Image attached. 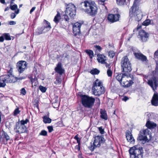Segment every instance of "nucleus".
Instances as JSON below:
<instances>
[{
	"label": "nucleus",
	"instance_id": "1",
	"mask_svg": "<svg viewBox=\"0 0 158 158\" xmlns=\"http://www.w3.org/2000/svg\"><path fill=\"white\" fill-rule=\"evenodd\" d=\"M79 7L82 11L92 16H94L98 12L95 2L92 1L85 0L81 2Z\"/></svg>",
	"mask_w": 158,
	"mask_h": 158
},
{
	"label": "nucleus",
	"instance_id": "2",
	"mask_svg": "<svg viewBox=\"0 0 158 158\" xmlns=\"http://www.w3.org/2000/svg\"><path fill=\"white\" fill-rule=\"evenodd\" d=\"M148 84L151 87L154 92H155L151 101L152 104L155 106H158V94L156 91L158 86L157 79L155 77L148 81Z\"/></svg>",
	"mask_w": 158,
	"mask_h": 158
},
{
	"label": "nucleus",
	"instance_id": "3",
	"mask_svg": "<svg viewBox=\"0 0 158 158\" xmlns=\"http://www.w3.org/2000/svg\"><path fill=\"white\" fill-rule=\"evenodd\" d=\"M139 1L140 0H135L129 11L130 16L131 17L134 16L135 20L138 22L141 20L142 17V13L138 7Z\"/></svg>",
	"mask_w": 158,
	"mask_h": 158
},
{
	"label": "nucleus",
	"instance_id": "4",
	"mask_svg": "<svg viewBox=\"0 0 158 158\" xmlns=\"http://www.w3.org/2000/svg\"><path fill=\"white\" fill-rule=\"evenodd\" d=\"M79 95L81 98V102L84 107L88 108L92 107L95 102L94 98L85 94H80Z\"/></svg>",
	"mask_w": 158,
	"mask_h": 158
},
{
	"label": "nucleus",
	"instance_id": "5",
	"mask_svg": "<svg viewBox=\"0 0 158 158\" xmlns=\"http://www.w3.org/2000/svg\"><path fill=\"white\" fill-rule=\"evenodd\" d=\"M129 152L130 156L132 158H143V150L140 145H137L131 147Z\"/></svg>",
	"mask_w": 158,
	"mask_h": 158
},
{
	"label": "nucleus",
	"instance_id": "6",
	"mask_svg": "<svg viewBox=\"0 0 158 158\" xmlns=\"http://www.w3.org/2000/svg\"><path fill=\"white\" fill-rule=\"evenodd\" d=\"M67 7L65 11V14L64 15V19L66 21H69V19L68 16H69L72 18H73L76 15V7L72 3L67 4H65Z\"/></svg>",
	"mask_w": 158,
	"mask_h": 158
},
{
	"label": "nucleus",
	"instance_id": "7",
	"mask_svg": "<svg viewBox=\"0 0 158 158\" xmlns=\"http://www.w3.org/2000/svg\"><path fill=\"white\" fill-rule=\"evenodd\" d=\"M92 90L93 94L96 96H100L105 92L102 82L98 79H97L94 83Z\"/></svg>",
	"mask_w": 158,
	"mask_h": 158
},
{
	"label": "nucleus",
	"instance_id": "8",
	"mask_svg": "<svg viewBox=\"0 0 158 158\" xmlns=\"http://www.w3.org/2000/svg\"><path fill=\"white\" fill-rule=\"evenodd\" d=\"M29 121L28 119H26L25 120H23L16 122L14 129L15 132L19 134L27 133V131L26 125Z\"/></svg>",
	"mask_w": 158,
	"mask_h": 158
},
{
	"label": "nucleus",
	"instance_id": "9",
	"mask_svg": "<svg viewBox=\"0 0 158 158\" xmlns=\"http://www.w3.org/2000/svg\"><path fill=\"white\" fill-rule=\"evenodd\" d=\"M121 64L123 72L126 73L131 71V64L127 56L123 57L121 61Z\"/></svg>",
	"mask_w": 158,
	"mask_h": 158
},
{
	"label": "nucleus",
	"instance_id": "10",
	"mask_svg": "<svg viewBox=\"0 0 158 158\" xmlns=\"http://www.w3.org/2000/svg\"><path fill=\"white\" fill-rule=\"evenodd\" d=\"M149 130L147 129L140 131L137 139L141 143L144 144L146 142H148L147 136L149 135Z\"/></svg>",
	"mask_w": 158,
	"mask_h": 158
},
{
	"label": "nucleus",
	"instance_id": "11",
	"mask_svg": "<svg viewBox=\"0 0 158 158\" xmlns=\"http://www.w3.org/2000/svg\"><path fill=\"white\" fill-rule=\"evenodd\" d=\"M10 140V137L7 133L3 129L0 131V143L2 144H6Z\"/></svg>",
	"mask_w": 158,
	"mask_h": 158
},
{
	"label": "nucleus",
	"instance_id": "12",
	"mask_svg": "<svg viewBox=\"0 0 158 158\" xmlns=\"http://www.w3.org/2000/svg\"><path fill=\"white\" fill-rule=\"evenodd\" d=\"M27 64L25 61H19L16 64V68L19 72L21 73L27 69Z\"/></svg>",
	"mask_w": 158,
	"mask_h": 158
},
{
	"label": "nucleus",
	"instance_id": "13",
	"mask_svg": "<svg viewBox=\"0 0 158 158\" xmlns=\"http://www.w3.org/2000/svg\"><path fill=\"white\" fill-rule=\"evenodd\" d=\"M105 140L102 136L98 135L94 138V144L96 145L97 147H99L102 144L104 143Z\"/></svg>",
	"mask_w": 158,
	"mask_h": 158
},
{
	"label": "nucleus",
	"instance_id": "14",
	"mask_svg": "<svg viewBox=\"0 0 158 158\" xmlns=\"http://www.w3.org/2000/svg\"><path fill=\"white\" fill-rule=\"evenodd\" d=\"M149 35L143 30L139 31L138 38L142 42H146L148 39Z\"/></svg>",
	"mask_w": 158,
	"mask_h": 158
},
{
	"label": "nucleus",
	"instance_id": "15",
	"mask_svg": "<svg viewBox=\"0 0 158 158\" xmlns=\"http://www.w3.org/2000/svg\"><path fill=\"white\" fill-rule=\"evenodd\" d=\"M83 23H76L74 24L73 26V31L74 35L76 36L79 35L80 33V28Z\"/></svg>",
	"mask_w": 158,
	"mask_h": 158
},
{
	"label": "nucleus",
	"instance_id": "16",
	"mask_svg": "<svg viewBox=\"0 0 158 158\" xmlns=\"http://www.w3.org/2000/svg\"><path fill=\"white\" fill-rule=\"evenodd\" d=\"M120 17V15L118 14H109L107 16V19L110 22L113 23L118 21Z\"/></svg>",
	"mask_w": 158,
	"mask_h": 158
},
{
	"label": "nucleus",
	"instance_id": "17",
	"mask_svg": "<svg viewBox=\"0 0 158 158\" xmlns=\"http://www.w3.org/2000/svg\"><path fill=\"white\" fill-rule=\"evenodd\" d=\"M133 54L137 59L141 60L142 62H146L148 61L146 56L141 53L134 52Z\"/></svg>",
	"mask_w": 158,
	"mask_h": 158
},
{
	"label": "nucleus",
	"instance_id": "18",
	"mask_svg": "<svg viewBox=\"0 0 158 158\" xmlns=\"http://www.w3.org/2000/svg\"><path fill=\"white\" fill-rule=\"evenodd\" d=\"M55 71L60 75H62L64 73V70L62 68L61 63L58 62L56 65V67L55 69Z\"/></svg>",
	"mask_w": 158,
	"mask_h": 158
},
{
	"label": "nucleus",
	"instance_id": "19",
	"mask_svg": "<svg viewBox=\"0 0 158 158\" xmlns=\"http://www.w3.org/2000/svg\"><path fill=\"white\" fill-rule=\"evenodd\" d=\"M42 27L46 32L49 31L51 28L50 23L45 19L44 20L43 26Z\"/></svg>",
	"mask_w": 158,
	"mask_h": 158
},
{
	"label": "nucleus",
	"instance_id": "20",
	"mask_svg": "<svg viewBox=\"0 0 158 158\" xmlns=\"http://www.w3.org/2000/svg\"><path fill=\"white\" fill-rule=\"evenodd\" d=\"M97 60L99 63L103 64L106 60V56L103 54H98L97 55Z\"/></svg>",
	"mask_w": 158,
	"mask_h": 158
},
{
	"label": "nucleus",
	"instance_id": "21",
	"mask_svg": "<svg viewBox=\"0 0 158 158\" xmlns=\"http://www.w3.org/2000/svg\"><path fill=\"white\" fill-rule=\"evenodd\" d=\"M126 137L127 141L131 143H133L135 142V139L131 133L128 131L126 133Z\"/></svg>",
	"mask_w": 158,
	"mask_h": 158
},
{
	"label": "nucleus",
	"instance_id": "22",
	"mask_svg": "<svg viewBox=\"0 0 158 158\" xmlns=\"http://www.w3.org/2000/svg\"><path fill=\"white\" fill-rule=\"evenodd\" d=\"M127 74L125 73L123 74L120 73L118 74L116 77V79L120 83L123 80L124 76H127Z\"/></svg>",
	"mask_w": 158,
	"mask_h": 158
},
{
	"label": "nucleus",
	"instance_id": "23",
	"mask_svg": "<svg viewBox=\"0 0 158 158\" xmlns=\"http://www.w3.org/2000/svg\"><path fill=\"white\" fill-rule=\"evenodd\" d=\"M100 113L101 114L100 117L102 118L105 120H107L108 119V116L106 111L101 109Z\"/></svg>",
	"mask_w": 158,
	"mask_h": 158
},
{
	"label": "nucleus",
	"instance_id": "24",
	"mask_svg": "<svg viewBox=\"0 0 158 158\" xmlns=\"http://www.w3.org/2000/svg\"><path fill=\"white\" fill-rule=\"evenodd\" d=\"M9 77V75H5L1 76L0 79L1 81L5 82V83H9L8 82V81L10 80Z\"/></svg>",
	"mask_w": 158,
	"mask_h": 158
},
{
	"label": "nucleus",
	"instance_id": "25",
	"mask_svg": "<svg viewBox=\"0 0 158 158\" xmlns=\"http://www.w3.org/2000/svg\"><path fill=\"white\" fill-rule=\"evenodd\" d=\"M146 125L148 128H151L156 127V124L152 122L148 121L146 123Z\"/></svg>",
	"mask_w": 158,
	"mask_h": 158
},
{
	"label": "nucleus",
	"instance_id": "26",
	"mask_svg": "<svg viewBox=\"0 0 158 158\" xmlns=\"http://www.w3.org/2000/svg\"><path fill=\"white\" fill-rule=\"evenodd\" d=\"M120 84L123 87H128L132 85L130 83L129 81L128 80H127L126 81H122V82H120Z\"/></svg>",
	"mask_w": 158,
	"mask_h": 158
},
{
	"label": "nucleus",
	"instance_id": "27",
	"mask_svg": "<svg viewBox=\"0 0 158 158\" xmlns=\"http://www.w3.org/2000/svg\"><path fill=\"white\" fill-rule=\"evenodd\" d=\"M10 8L12 10H16L15 13L16 14H18L19 13V10L18 9V6L16 4L10 6Z\"/></svg>",
	"mask_w": 158,
	"mask_h": 158
},
{
	"label": "nucleus",
	"instance_id": "28",
	"mask_svg": "<svg viewBox=\"0 0 158 158\" xmlns=\"http://www.w3.org/2000/svg\"><path fill=\"white\" fill-rule=\"evenodd\" d=\"M60 19V13L59 12H57V14L55 16L53 21L56 24H57L59 22Z\"/></svg>",
	"mask_w": 158,
	"mask_h": 158
},
{
	"label": "nucleus",
	"instance_id": "29",
	"mask_svg": "<svg viewBox=\"0 0 158 158\" xmlns=\"http://www.w3.org/2000/svg\"><path fill=\"white\" fill-rule=\"evenodd\" d=\"M10 80L8 81V82L12 83L15 82L17 80V78L15 77L12 74L9 75Z\"/></svg>",
	"mask_w": 158,
	"mask_h": 158
},
{
	"label": "nucleus",
	"instance_id": "30",
	"mask_svg": "<svg viewBox=\"0 0 158 158\" xmlns=\"http://www.w3.org/2000/svg\"><path fill=\"white\" fill-rule=\"evenodd\" d=\"M43 122L45 123H50L52 119L46 115L44 116L43 117Z\"/></svg>",
	"mask_w": 158,
	"mask_h": 158
},
{
	"label": "nucleus",
	"instance_id": "31",
	"mask_svg": "<svg viewBox=\"0 0 158 158\" xmlns=\"http://www.w3.org/2000/svg\"><path fill=\"white\" fill-rule=\"evenodd\" d=\"M85 52L89 56L90 58L92 59L94 56V52L93 51L91 50H86L85 51Z\"/></svg>",
	"mask_w": 158,
	"mask_h": 158
},
{
	"label": "nucleus",
	"instance_id": "32",
	"mask_svg": "<svg viewBox=\"0 0 158 158\" xmlns=\"http://www.w3.org/2000/svg\"><path fill=\"white\" fill-rule=\"evenodd\" d=\"M30 80L31 82L32 87L34 88H35L36 86L38 85V82L35 80L31 79L30 77Z\"/></svg>",
	"mask_w": 158,
	"mask_h": 158
},
{
	"label": "nucleus",
	"instance_id": "33",
	"mask_svg": "<svg viewBox=\"0 0 158 158\" xmlns=\"http://www.w3.org/2000/svg\"><path fill=\"white\" fill-rule=\"evenodd\" d=\"M100 73V71L95 68L91 70L90 73L93 75L98 74Z\"/></svg>",
	"mask_w": 158,
	"mask_h": 158
},
{
	"label": "nucleus",
	"instance_id": "34",
	"mask_svg": "<svg viewBox=\"0 0 158 158\" xmlns=\"http://www.w3.org/2000/svg\"><path fill=\"white\" fill-rule=\"evenodd\" d=\"M94 48L95 49L96 53L98 52H100L102 49V48L99 45H94Z\"/></svg>",
	"mask_w": 158,
	"mask_h": 158
},
{
	"label": "nucleus",
	"instance_id": "35",
	"mask_svg": "<svg viewBox=\"0 0 158 158\" xmlns=\"http://www.w3.org/2000/svg\"><path fill=\"white\" fill-rule=\"evenodd\" d=\"M45 32H46L44 31V30L42 27H41L38 28L37 31H36V34L37 35H39Z\"/></svg>",
	"mask_w": 158,
	"mask_h": 158
},
{
	"label": "nucleus",
	"instance_id": "36",
	"mask_svg": "<svg viewBox=\"0 0 158 158\" xmlns=\"http://www.w3.org/2000/svg\"><path fill=\"white\" fill-rule=\"evenodd\" d=\"M4 38L5 40H11V38L9 33H4L3 34Z\"/></svg>",
	"mask_w": 158,
	"mask_h": 158
},
{
	"label": "nucleus",
	"instance_id": "37",
	"mask_svg": "<svg viewBox=\"0 0 158 158\" xmlns=\"http://www.w3.org/2000/svg\"><path fill=\"white\" fill-rule=\"evenodd\" d=\"M117 3L119 5L122 6L126 4V0H116Z\"/></svg>",
	"mask_w": 158,
	"mask_h": 158
},
{
	"label": "nucleus",
	"instance_id": "38",
	"mask_svg": "<svg viewBox=\"0 0 158 158\" xmlns=\"http://www.w3.org/2000/svg\"><path fill=\"white\" fill-rule=\"evenodd\" d=\"M151 22V20H150L147 19L142 23V24L145 26H147L150 24Z\"/></svg>",
	"mask_w": 158,
	"mask_h": 158
},
{
	"label": "nucleus",
	"instance_id": "39",
	"mask_svg": "<svg viewBox=\"0 0 158 158\" xmlns=\"http://www.w3.org/2000/svg\"><path fill=\"white\" fill-rule=\"evenodd\" d=\"M97 146L96 145H95L93 143H91V145L90 146H89L88 147L89 148V149L90 150H91L92 152L93 151L94 149L96 148Z\"/></svg>",
	"mask_w": 158,
	"mask_h": 158
},
{
	"label": "nucleus",
	"instance_id": "40",
	"mask_svg": "<svg viewBox=\"0 0 158 158\" xmlns=\"http://www.w3.org/2000/svg\"><path fill=\"white\" fill-rule=\"evenodd\" d=\"M61 81V79L59 77H57L56 78V81L54 82V83L56 85L60 84Z\"/></svg>",
	"mask_w": 158,
	"mask_h": 158
},
{
	"label": "nucleus",
	"instance_id": "41",
	"mask_svg": "<svg viewBox=\"0 0 158 158\" xmlns=\"http://www.w3.org/2000/svg\"><path fill=\"white\" fill-rule=\"evenodd\" d=\"M20 112V111L19 110V108H17L14 110L13 112V115L16 116L17 114H19Z\"/></svg>",
	"mask_w": 158,
	"mask_h": 158
},
{
	"label": "nucleus",
	"instance_id": "42",
	"mask_svg": "<svg viewBox=\"0 0 158 158\" xmlns=\"http://www.w3.org/2000/svg\"><path fill=\"white\" fill-rule=\"evenodd\" d=\"M47 135V132L46 131L43 130H42L40 133L39 135L44 136H46Z\"/></svg>",
	"mask_w": 158,
	"mask_h": 158
},
{
	"label": "nucleus",
	"instance_id": "43",
	"mask_svg": "<svg viewBox=\"0 0 158 158\" xmlns=\"http://www.w3.org/2000/svg\"><path fill=\"white\" fill-rule=\"evenodd\" d=\"M129 77L131 78V80H129L130 83L132 85L134 83L133 81L135 80V77L133 75L131 74L129 75Z\"/></svg>",
	"mask_w": 158,
	"mask_h": 158
},
{
	"label": "nucleus",
	"instance_id": "44",
	"mask_svg": "<svg viewBox=\"0 0 158 158\" xmlns=\"http://www.w3.org/2000/svg\"><path fill=\"white\" fill-rule=\"evenodd\" d=\"M40 90L43 93H44L46 91V88L45 87H44L42 86H40L39 87Z\"/></svg>",
	"mask_w": 158,
	"mask_h": 158
},
{
	"label": "nucleus",
	"instance_id": "45",
	"mask_svg": "<svg viewBox=\"0 0 158 158\" xmlns=\"http://www.w3.org/2000/svg\"><path fill=\"white\" fill-rule=\"evenodd\" d=\"M53 103L58 104V97L57 96H55L53 100Z\"/></svg>",
	"mask_w": 158,
	"mask_h": 158
},
{
	"label": "nucleus",
	"instance_id": "46",
	"mask_svg": "<svg viewBox=\"0 0 158 158\" xmlns=\"http://www.w3.org/2000/svg\"><path fill=\"white\" fill-rule=\"evenodd\" d=\"M107 73L108 77H111L112 71L110 68H109L107 70Z\"/></svg>",
	"mask_w": 158,
	"mask_h": 158
},
{
	"label": "nucleus",
	"instance_id": "47",
	"mask_svg": "<svg viewBox=\"0 0 158 158\" xmlns=\"http://www.w3.org/2000/svg\"><path fill=\"white\" fill-rule=\"evenodd\" d=\"M21 94L24 95H25L26 94V91L24 88H23L21 89L20 92Z\"/></svg>",
	"mask_w": 158,
	"mask_h": 158
},
{
	"label": "nucleus",
	"instance_id": "48",
	"mask_svg": "<svg viewBox=\"0 0 158 158\" xmlns=\"http://www.w3.org/2000/svg\"><path fill=\"white\" fill-rule=\"evenodd\" d=\"M49 132H51L53 130L52 126H48L47 127Z\"/></svg>",
	"mask_w": 158,
	"mask_h": 158
},
{
	"label": "nucleus",
	"instance_id": "49",
	"mask_svg": "<svg viewBox=\"0 0 158 158\" xmlns=\"http://www.w3.org/2000/svg\"><path fill=\"white\" fill-rule=\"evenodd\" d=\"M98 129L100 133L101 134H103L104 133V129L102 128V127H99Z\"/></svg>",
	"mask_w": 158,
	"mask_h": 158
},
{
	"label": "nucleus",
	"instance_id": "50",
	"mask_svg": "<svg viewBox=\"0 0 158 158\" xmlns=\"http://www.w3.org/2000/svg\"><path fill=\"white\" fill-rule=\"evenodd\" d=\"M109 55L110 57H113L114 56V53H113V52L112 51H110L109 52Z\"/></svg>",
	"mask_w": 158,
	"mask_h": 158
},
{
	"label": "nucleus",
	"instance_id": "51",
	"mask_svg": "<svg viewBox=\"0 0 158 158\" xmlns=\"http://www.w3.org/2000/svg\"><path fill=\"white\" fill-rule=\"evenodd\" d=\"M15 14V13H11V14L10 15V17L11 19H14V18H15V17L16 16V15Z\"/></svg>",
	"mask_w": 158,
	"mask_h": 158
},
{
	"label": "nucleus",
	"instance_id": "52",
	"mask_svg": "<svg viewBox=\"0 0 158 158\" xmlns=\"http://www.w3.org/2000/svg\"><path fill=\"white\" fill-rule=\"evenodd\" d=\"M6 85L5 82H0V87H4Z\"/></svg>",
	"mask_w": 158,
	"mask_h": 158
},
{
	"label": "nucleus",
	"instance_id": "53",
	"mask_svg": "<svg viewBox=\"0 0 158 158\" xmlns=\"http://www.w3.org/2000/svg\"><path fill=\"white\" fill-rule=\"evenodd\" d=\"M9 24L10 25H14L16 24V22L15 21H11L9 22Z\"/></svg>",
	"mask_w": 158,
	"mask_h": 158
},
{
	"label": "nucleus",
	"instance_id": "54",
	"mask_svg": "<svg viewBox=\"0 0 158 158\" xmlns=\"http://www.w3.org/2000/svg\"><path fill=\"white\" fill-rule=\"evenodd\" d=\"M141 25H139V24H138V26L137 27V28L136 29H134L133 30V32H135L136 31H137L138 29H140L141 28Z\"/></svg>",
	"mask_w": 158,
	"mask_h": 158
},
{
	"label": "nucleus",
	"instance_id": "55",
	"mask_svg": "<svg viewBox=\"0 0 158 158\" xmlns=\"http://www.w3.org/2000/svg\"><path fill=\"white\" fill-rule=\"evenodd\" d=\"M13 72V69L12 68H10L9 71L8 72V73H9L8 75L12 74V73Z\"/></svg>",
	"mask_w": 158,
	"mask_h": 158
},
{
	"label": "nucleus",
	"instance_id": "56",
	"mask_svg": "<svg viewBox=\"0 0 158 158\" xmlns=\"http://www.w3.org/2000/svg\"><path fill=\"white\" fill-rule=\"evenodd\" d=\"M4 37L3 35L0 36V42H3L4 40Z\"/></svg>",
	"mask_w": 158,
	"mask_h": 158
},
{
	"label": "nucleus",
	"instance_id": "57",
	"mask_svg": "<svg viewBox=\"0 0 158 158\" xmlns=\"http://www.w3.org/2000/svg\"><path fill=\"white\" fill-rule=\"evenodd\" d=\"M55 104L56 103H53V106L54 108H57L59 106V104H58V103L57 104V105H55Z\"/></svg>",
	"mask_w": 158,
	"mask_h": 158
},
{
	"label": "nucleus",
	"instance_id": "58",
	"mask_svg": "<svg viewBox=\"0 0 158 158\" xmlns=\"http://www.w3.org/2000/svg\"><path fill=\"white\" fill-rule=\"evenodd\" d=\"M75 149H77L78 151H80V145H77L75 147Z\"/></svg>",
	"mask_w": 158,
	"mask_h": 158
},
{
	"label": "nucleus",
	"instance_id": "59",
	"mask_svg": "<svg viewBox=\"0 0 158 158\" xmlns=\"http://www.w3.org/2000/svg\"><path fill=\"white\" fill-rule=\"evenodd\" d=\"M35 8H36L35 7H33L31 8V9L30 10V13H31L33 12L34 11V10H35Z\"/></svg>",
	"mask_w": 158,
	"mask_h": 158
},
{
	"label": "nucleus",
	"instance_id": "60",
	"mask_svg": "<svg viewBox=\"0 0 158 158\" xmlns=\"http://www.w3.org/2000/svg\"><path fill=\"white\" fill-rule=\"evenodd\" d=\"M103 64H105V66L107 68H109V64H107L106 61L105 62V63H104Z\"/></svg>",
	"mask_w": 158,
	"mask_h": 158
},
{
	"label": "nucleus",
	"instance_id": "61",
	"mask_svg": "<svg viewBox=\"0 0 158 158\" xmlns=\"http://www.w3.org/2000/svg\"><path fill=\"white\" fill-rule=\"evenodd\" d=\"M128 99V98L127 97H124L123 98V100L124 101H126Z\"/></svg>",
	"mask_w": 158,
	"mask_h": 158
},
{
	"label": "nucleus",
	"instance_id": "62",
	"mask_svg": "<svg viewBox=\"0 0 158 158\" xmlns=\"http://www.w3.org/2000/svg\"><path fill=\"white\" fill-rule=\"evenodd\" d=\"M0 2L3 4H6L5 0H0Z\"/></svg>",
	"mask_w": 158,
	"mask_h": 158
},
{
	"label": "nucleus",
	"instance_id": "63",
	"mask_svg": "<svg viewBox=\"0 0 158 158\" xmlns=\"http://www.w3.org/2000/svg\"><path fill=\"white\" fill-rule=\"evenodd\" d=\"M10 7H7L5 9L4 11H6L9 10Z\"/></svg>",
	"mask_w": 158,
	"mask_h": 158
},
{
	"label": "nucleus",
	"instance_id": "64",
	"mask_svg": "<svg viewBox=\"0 0 158 158\" xmlns=\"http://www.w3.org/2000/svg\"><path fill=\"white\" fill-rule=\"evenodd\" d=\"M78 156L79 158H84L83 157L81 156V154H79Z\"/></svg>",
	"mask_w": 158,
	"mask_h": 158
}]
</instances>
